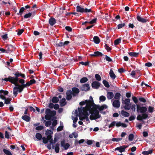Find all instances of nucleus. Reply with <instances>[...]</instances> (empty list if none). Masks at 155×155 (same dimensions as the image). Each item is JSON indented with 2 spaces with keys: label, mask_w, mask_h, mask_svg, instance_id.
Instances as JSON below:
<instances>
[{
  "label": "nucleus",
  "mask_w": 155,
  "mask_h": 155,
  "mask_svg": "<svg viewBox=\"0 0 155 155\" xmlns=\"http://www.w3.org/2000/svg\"><path fill=\"white\" fill-rule=\"evenodd\" d=\"M15 77L9 76L8 78H2V81H9L12 80L13 81L18 82V77L20 76L21 77L24 78H25V76L24 74L19 73L18 71L16 72L14 74Z\"/></svg>",
  "instance_id": "f257e3e1"
},
{
  "label": "nucleus",
  "mask_w": 155,
  "mask_h": 155,
  "mask_svg": "<svg viewBox=\"0 0 155 155\" xmlns=\"http://www.w3.org/2000/svg\"><path fill=\"white\" fill-rule=\"evenodd\" d=\"M91 113V115L90 117V119L91 120H96L99 118L101 117V115L99 114V112L98 110H95L94 111Z\"/></svg>",
  "instance_id": "f03ea898"
},
{
  "label": "nucleus",
  "mask_w": 155,
  "mask_h": 155,
  "mask_svg": "<svg viewBox=\"0 0 155 155\" xmlns=\"http://www.w3.org/2000/svg\"><path fill=\"white\" fill-rule=\"evenodd\" d=\"M6 82L9 81L12 84H14L15 86V89H17L18 90V91L19 93L23 91V89L22 88L20 85H19L18 83V82L13 81L12 80L9 81H5Z\"/></svg>",
  "instance_id": "7ed1b4c3"
},
{
  "label": "nucleus",
  "mask_w": 155,
  "mask_h": 155,
  "mask_svg": "<svg viewBox=\"0 0 155 155\" xmlns=\"http://www.w3.org/2000/svg\"><path fill=\"white\" fill-rule=\"evenodd\" d=\"M137 113H146L147 110V108L146 107H141L139 104H137Z\"/></svg>",
  "instance_id": "20e7f679"
},
{
  "label": "nucleus",
  "mask_w": 155,
  "mask_h": 155,
  "mask_svg": "<svg viewBox=\"0 0 155 155\" xmlns=\"http://www.w3.org/2000/svg\"><path fill=\"white\" fill-rule=\"evenodd\" d=\"M88 111H89L91 113V107L89 108L88 106H87V104H86V106L83 109V112L82 113L83 115H89V114H88Z\"/></svg>",
  "instance_id": "39448f33"
},
{
  "label": "nucleus",
  "mask_w": 155,
  "mask_h": 155,
  "mask_svg": "<svg viewBox=\"0 0 155 155\" xmlns=\"http://www.w3.org/2000/svg\"><path fill=\"white\" fill-rule=\"evenodd\" d=\"M5 48L6 53H7L12 52L15 49V47L11 45H8Z\"/></svg>",
  "instance_id": "423d86ee"
},
{
  "label": "nucleus",
  "mask_w": 155,
  "mask_h": 155,
  "mask_svg": "<svg viewBox=\"0 0 155 155\" xmlns=\"http://www.w3.org/2000/svg\"><path fill=\"white\" fill-rule=\"evenodd\" d=\"M136 18L138 21L142 23H146L147 21V20L146 18H143L138 14H137Z\"/></svg>",
  "instance_id": "0eeeda50"
},
{
  "label": "nucleus",
  "mask_w": 155,
  "mask_h": 155,
  "mask_svg": "<svg viewBox=\"0 0 155 155\" xmlns=\"http://www.w3.org/2000/svg\"><path fill=\"white\" fill-rule=\"evenodd\" d=\"M128 147V145H123L116 148L115 150H118L120 153H122L125 151V149Z\"/></svg>",
  "instance_id": "6e6552de"
},
{
  "label": "nucleus",
  "mask_w": 155,
  "mask_h": 155,
  "mask_svg": "<svg viewBox=\"0 0 155 155\" xmlns=\"http://www.w3.org/2000/svg\"><path fill=\"white\" fill-rule=\"evenodd\" d=\"M101 83L98 81H94L91 84V86L92 88L95 89H98L101 85Z\"/></svg>",
  "instance_id": "1a4fd4ad"
},
{
  "label": "nucleus",
  "mask_w": 155,
  "mask_h": 155,
  "mask_svg": "<svg viewBox=\"0 0 155 155\" xmlns=\"http://www.w3.org/2000/svg\"><path fill=\"white\" fill-rule=\"evenodd\" d=\"M66 99L68 100H71L72 98V91L71 90H68L66 93Z\"/></svg>",
  "instance_id": "9d476101"
},
{
  "label": "nucleus",
  "mask_w": 155,
  "mask_h": 155,
  "mask_svg": "<svg viewBox=\"0 0 155 155\" xmlns=\"http://www.w3.org/2000/svg\"><path fill=\"white\" fill-rule=\"evenodd\" d=\"M90 90V87L89 84H85L82 86V91H88Z\"/></svg>",
  "instance_id": "9b49d317"
},
{
  "label": "nucleus",
  "mask_w": 155,
  "mask_h": 155,
  "mask_svg": "<svg viewBox=\"0 0 155 155\" xmlns=\"http://www.w3.org/2000/svg\"><path fill=\"white\" fill-rule=\"evenodd\" d=\"M72 95L73 96H75L79 92V89L77 87H73L72 89Z\"/></svg>",
  "instance_id": "f8f14e48"
},
{
  "label": "nucleus",
  "mask_w": 155,
  "mask_h": 155,
  "mask_svg": "<svg viewBox=\"0 0 155 155\" xmlns=\"http://www.w3.org/2000/svg\"><path fill=\"white\" fill-rule=\"evenodd\" d=\"M60 144L57 143L55 144V147L54 148V146L53 144L52 145V148L54 149V148L55 151L56 153H58L59 152Z\"/></svg>",
  "instance_id": "ddd939ff"
},
{
  "label": "nucleus",
  "mask_w": 155,
  "mask_h": 155,
  "mask_svg": "<svg viewBox=\"0 0 155 155\" xmlns=\"http://www.w3.org/2000/svg\"><path fill=\"white\" fill-rule=\"evenodd\" d=\"M112 105L114 107L118 108L120 106V102L119 100H115L113 101Z\"/></svg>",
  "instance_id": "4468645a"
},
{
  "label": "nucleus",
  "mask_w": 155,
  "mask_h": 155,
  "mask_svg": "<svg viewBox=\"0 0 155 155\" xmlns=\"http://www.w3.org/2000/svg\"><path fill=\"white\" fill-rule=\"evenodd\" d=\"M103 55L102 53L99 51H94V54H90L91 57H102Z\"/></svg>",
  "instance_id": "2eb2a0df"
},
{
  "label": "nucleus",
  "mask_w": 155,
  "mask_h": 155,
  "mask_svg": "<svg viewBox=\"0 0 155 155\" xmlns=\"http://www.w3.org/2000/svg\"><path fill=\"white\" fill-rule=\"evenodd\" d=\"M86 104H87V106H88L90 108L91 107V104L93 103L94 102L93 99L91 96L90 97V100H86Z\"/></svg>",
  "instance_id": "dca6fc26"
},
{
  "label": "nucleus",
  "mask_w": 155,
  "mask_h": 155,
  "mask_svg": "<svg viewBox=\"0 0 155 155\" xmlns=\"http://www.w3.org/2000/svg\"><path fill=\"white\" fill-rule=\"evenodd\" d=\"M91 111L92 110L94 111L95 110H97V109H98L99 105L95 104L94 103H93L91 104Z\"/></svg>",
  "instance_id": "f3484780"
},
{
  "label": "nucleus",
  "mask_w": 155,
  "mask_h": 155,
  "mask_svg": "<svg viewBox=\"0 0 155 155\" xmlns=\"http://www.w3.org/2000/svg\"><path fill=\"white\" fill-rule=\"evenodd\" d=\"M56 19L53 17H51L49 20V23L51 26H53L56 23Z\"/></svg>",
  "instance_id": "a211bd4d"
},
{
  "label": "nucleus",
  "mask_w": 155,
  "mask_h": 155,
  "mask_svg": "<svg viewBox=\"0 0 155 155\" xmlns=\"http://www.w3.org/2000/svg\"><path fill=\"white\" fill-rule=\"evenodd\" d=\"M114 94L112 92H107V97L108 99H111L114 97Z\"/></svg>",
  "instance_id": "6ab92c4d"
},
{
  "label": "nucleus",
  "mask_w": 155,
  "mask_h": 155,
  "mask_svg": "<svg viewBox=\"0 0 155 155\" xmlns=\"http://www.w3.org/2000/svg\"><path fill=\"white\" fill-rule=\"evenodd\" d=\"M59 103L61 107H63L66 104V100L64 98H63L60 101Z\"/></svg>",
  "instance_id": "aec40b11"
},
{
  "label": "nucleus",
  "mask_w": 155,
  "mask_h": 155,
  "mask_svg": "<svg viewBox=\"0 0 155 155\" xmlns=\"http://www.w3.org/2000/svg\"><path fill=\"white\" fill-rule=\"evenodd\" d=\"M21 118L26 122H29L31 120L30 117L26 115L22 116Z\"/></svg>",
  "instance_id": "412c9836"
},
{
  "label": "nucleus",
  "mask_w": 155,
  "mask_h": 155,
  "mask_svg": "<svg viewBox=\"0 0 155 155\" xmlns=\"http://www.w3.org/2000/svg\"><path fill=\"white\" fill-rule=\"evenodd\" d=\"M84 8H82L79 5L76 6V11L77 12L83 13L84 12Z\"/></svg>",
  "instance_id": "4be33fe9"
},
{
  "label": "nucleus",
  "mask_w": 155,
  "mask_h": 155,
  "mask_svg": "<svg viewBox=\"0 0 155 155\" xmlns=\"http://www.w3.org/2000/svg\"><path fill=\"white\" fill-rule=\"evenodd\" d=\"M120 114L122 116L125 117H127L130 115V114L128 112L124 110L121 111Z\"/></svg>",
  "instance_id": "5701e85b"
},
{
  "label": "nucleus",
  "mask_w": 155,
  "mask_h": 155,
  "mask_svg": "<svg viewBox=\"0 0 155 155\" xmlns=\"http://www.w3.org/2000/svg\"><path fill=\"white\" fill-rule=\"evenodd\" d=\"M93 41L95 44H98L100 42V40L98 36H95L93 38Z\"/></svg>",
  "instance_id": "b1692460"
},
{
  "label": "nucleus",
  "mask_w": 155,
  "mask_h": 155,
  "mask_svg": "<svg viewBox=\"0 0 155 155\" xmlns=\"http://www.w3.org/2000/svg\"><path fill=\"white\" fill-rule=\"evenodd\" d=\"M109 74L110 77L112 79H114L115 78L116 76L112 69L110 70L109 72Z\"/></svg>",
  "instance_id": "393cba45"
},
{
  "label": "nucleus",
  "mask_w": 155,
  "mask_h": 155,
  "mask_svg": "<svg viewBox=\"0 0 155 155\" xmlns=\"http://www.w3.org/2000/svg\"><path fill=\"white\" fill-rule=\"evenodd\" d=\"M153 152V150H148L147 151H143L142 152V153L145 155H148L150 154H151Z\"/></svg>",
  "instance_id": "a878e982"
},
{
  "label": "nucleus",
  "mask_w": 155,
  "mask_h": 155,
  "mask_svg": "<svg viewBox=\"0 0 155 155\" xmlns=\"http://www.w3.org/2000/svg\"><path fill=\"white\" fill-rule=\"evenodd\" d=\"M128 54L131 57H137L139 54V53L130 52H129Z\"/></svg>",
  "instance_id": "bb28decb"
},
{
  "label": "nucleus",
  "mask_w": 155,
  "mask_h": 155,
  "mask_svg": "<svg viewBox=\"0 0 155 155\" xmlns=\"http://www.w3.org/2000/svg\"><path fill=\"white\" fill-rule=\"evenodd\" d=\"M25 10V8L24 7H21L20 8V10H19V12H18V13H17V15H20L21 16Z\"/></svg>",
  "instance_id": "cd10ccee"
},
{
  "label": "nucleus",
  "mask_w": 155,
  "mask_h": 155,
  "mask_svg": "<svg viewBox=\"0 0 155 155\" xmlns=\"http://www.w3.org/2000/svg\"><path fill=\"white\" fill-rule=\"evenodd\" d=\"M154 111V109L153 107L151 106H149L148 107V112L149 113L152 114Z\"/></svg>",
  "instance_id": "c85d7f7f"
},
{
  "label": "nucleus",
  "mask_w": 155,
  "mask_h": 155,
  "mask_svg": "<svg viewBox=\"0 0 155 155\" xmlns=\"http://www.w3.org/2000/svg\"><path fill=\"white\" fill-rule=\"evenodd\" d=\"M32 16V17H33L34 15V14L32 15L31 13H29L25 14V15H24V17L25 18H30Z\"/></svg>",
  "instance_id": "c756f323"
},
{
  "label": "nucleus",
  "mask_w": 155,
  "mask_h": 155,
  "mask_svg": "<svg viewBox=\"0 0 155 155\" xmlns=\"http://www.w3.org/2000/svg\"><path fill=\"white\" fill-rule=\"evenodd\" d=\"M121 96V94L119 92L116 93L115 95L114 98L116 99V100H119L120 98V97Z\"/></svg>",
  "instance_id": "7c9ffc66"
},
{
  "label": "nucleus",
  "mask_w": 155,
  "mask_h": 155,
  "mask_svg": "<svg viewBox=\"0 0 155 155\" xmlns=\"http://www.w3.org/2000/svg\"><path fill=\"white\" fill-rule=\"evenodd\" d=\"M51 101L53 103H56L58 102L59 99L57 97H53Z\"/></svg>",
  "instance_id": "2f4dec72"
},
{
  "label": "nucleus",
  "mask_w": 155,
  "mask_h": 155,
  "mask_svg": "<svg viewBox=\"0 0 155 155\" xmlns=\"http://www.w3.org/2000/svg\"><path fill=\"white\" fill-rule=\"evenodd\" d=\"M90 12H91L93 14H94L95 13V12L92 11L91 8L89 9L87 8H84V12L87 13Z\"/></svg>",
  "instance_id": "473e14b6"
},
{
  "label": "nucleus",
  "mask_w": 155,
  "mask_h": 155,
  "mask_svg": "<svg viewBox=\"0 0 155 155\" xmlns=\"http://www.w3.org/2000/svg\"><path fill=\"white\" fill-rule=\"evenodd\" d=\"M88 80L87 78L86 77H83L80 80V82L81 83H83L87 82Z\"/></svg>",
  "instance_id": "72a5a7b5"
},
{
  "label": "nucleus",
  "mask_w": 155,
  "mask_h": 155,
  "mask_svg": "<svg viewBox=\"0 0 155 155\" xmlns=\"http://www.w3.org/2000/svg\"><path fill=\"white\" fill-rule=\"evenodd\" d=\"M121 38H118L115 40L114 41V44L115 45H118L121 42Z\"/></svg>",
  "instance_id": "f704fd0d"
},
{
  "label": "nucleus",
  "mask_w": 155,
  "mask_h": 155,
  "mask_svg": "<svg viewBox=\"0 0 155 155\" xmlns=\"http://www.w3.org/2000/svg\"><path fill=\"white\" fill-rule=\"evenodd\" d=\"M98 109L100 111L103 110L104 109H106L107 107V106L105 104H104L101 106L99 105Z\"/></svg>",
  "instance_id": "c9c22d12"
},
{
  "label": "nucleus",
  "mask_w": 155,
  "mask_h": 155,
  "mask_svg": "<svg viewBox=\"0 0 155 155\" xmlns=\"http://www.w3.org/2000/svg\"><path fill=\"white\" fill-rule=\"evenodd\" d=\"M122 140V138H113L111 140H110V139L109 140V141L110 142L112 141L118 142V141L121 140Z\"/></svg>",
  "instance_id": "e433bc0d"
},
{
  "label": "nucleus",
  "mask_w": 155,
  "mask_h": 155,
  "mask_svg": "<svg viewBox=\"0 0 155 155\" xmlns=\"http://www.w3.org/2000/svg\"><path fill=\"white\" fill-rule=\"evenodd\" d=\"M36 138L39 140H40L42 138V135L39 133H37L36 134Z\"/></svg>",
  "instance_id": "4c0bfd02"
},
{
  "label": "nucleus",
  "mask_w": 155,
  "mask_h": 155,
  "mask_svg": "<svg viewBox=\"0 0 155 155\" xmlns=\"http://www.w3.org/2000/svg\"><path fill=\"white\" fill-rule=\"evenodd\" d=\"M103 83L105 86L107 88L110 87V85L108 82L105 80H104L103 81Z\"/></svg>",
  "instance_id": "58836bf2"
},
{
  "label": "nucleus",
  "mask_w": 155,
  "mask_h": 155,
  "mask_svg": "<svg viewBox=\"0 0 155 155\" xmlns=\"http://www.w3.org/2000/svg\"><path fill=\"white\" fill-rule=\"evenodd\" d=\"M3 151L7 155H12L10 151L6 149H3Z\"/></svg>",
  "instance_id": "ea45409f"
},
{
  "label": "nucleus",
  "mask_w": 155,
  "mask_h": 155,
  "mask_svg": "<svg viewBox=\"0 0 155 155\" xmlns=\"http://www.w3.org/2000/svg\"><path fill=\"white\" fill-rule=\"evenodd\" d=\"M5 103L6 104H10L11 103V99L10 98H5Z\"/></svg>",
  "instance_id": "a19ab883"
},
{
  "label": "nucleus",
  "mask_w": 155,
  "mask_h": 155,
  "mask_svg": "<svg viewBox=\"0 0 155 155\" xmlns=\"http://www.w3.org/2000/svg\"><path fill=\"white\" fill-rule=\"evenodd\" d=\"M44 122H45V125L47 127L50 126L51 124V122L49 120L46 121V120H45Z\"/></svg>",
  "instance_id": "79ce46f5"
},
{
  "label": "nucleus",
  "mask_w": 155,
  "mask_h": 155,
  "mask_svg": "<svg viewBox=\"0 0 155 155\" xmlns=\"http://www.w3.org/2000/svg\"><path fill=\"white\" fill-rule=\"evenodd\" d=\"M95 78L96 80L98 81H101V78L100 76L98 74H96L95 75Z\"/></svg>",
  "instance_id": "37998d69"
},
{
  "label": "nucleus",
  "mask_w": 155,
  "mask_h": 155,
  "mask_svg": "<svg viewBox=\"0 0 155 155\" xmlns=\"http://www.w3.org/2000/svg\"><path fill=\"white\" fill-rule=\"evenodd\" d=\"M95 142V141L93 140H87L86 143L88 145H90L92 144L93 143Z\"/></svg>",
  "instance_id": "c03bdc74"
},
{
  "label": "nucleus",
  "mask_w": 155,
  "mask_h": 155,
  "mask_svg": "<svg viewBox=\"0 0 155 155\" xmlns=\"http://www.w3.org/2000/svg\"><path fill=\"white\" fill-rule=\"evenodd\" d=\"M142 116L143 119H146L148 117V115L146 113H142Z\"/></svg>",
  "instance_id": "a18cd8bd"
},
{
  "label": "nucleus",
  "mask_w": 155,
  "mask_h": 155,
  "mask_svg": "<svg viewBox=\"0 0 155 155\" xmlns=\"http://www.w3.org/2000/svg\"><path fill=\"white\" fill-rule=\"evenodd\" d=\"M139 100L141 102H143V103H145L146 102V100L143 97H140L139 98Z\"/></svg>",
  "instance_id": "49530a36"
},
{
  "label": "nucleus",
  "mask_w": 155,
  "mask_h": 155,
  "mask_svg": "<svg viewBox=\"0 0 155 155\" xmlns=\"http://www.w3.org/2000/svg\"><path fill=\"white\" fill-rule=\"evenodd\" d=\"M53 134V132L51 130L48 129L45 132V134L46 135H51Z\"/></svg>",
  "instance_id": "de8ad7c7"
},
{
  "label": "nucleus",
  "mask_w": 155,
  "mask_h": 155,
  "mask_svg": "<svg viewBox=\"0 0 155 155\" xmlns=\"http://www.w3.org/2000/svg\"><path fill=\"white\" fill-rule=\"evenodd\" d=\"M134 136L133 134H130L129 136L128 139L129 140L132 141L133 140Z\"/></svg>",
  "instance_id": "09e8293b"
},
{
  "label": "nucleus",
  "mask_w": 155,
  "mask_h": 155,
  "mask_svg": "<svg viewBox=\"0 0 155 155\" xmlns=\"http://www.w3.org/2000/svg\"><path fill=\"white\" fill-rule=\"evenodd\" d=\"M56 112L55 110L51 111V112L49 114L51 115V117H54L55 115Z\"/></svg>",
  "instance_id": "8fccbe9b"
},
{
  "label": "nucleus",
  "mask_w": 155,
  "mask_h": 155,
  "mask_svg": "<svg viewBox=\"0 0 155 155\" xmlns=\"http://www.w3.org/2000/svg\"><path fill=\"white\" fill-rule=\"evenodd\" d=\"M18 90L17 89H15V87L13 88V94L14 95H15V97H16L17 94H18Z\"/></svg>",
  "instance_id": "3c124183"
},
{
  "label": "nucleus",
  "mask_w": 155,
  "mask_h": 155,
  "mask_svg": "<svg viewBox=\"0 0 155 155\" xmlns=\"http://www.w3.org/2000/svg\"><path fill=\"white\" fill-rule=\"evenodd\" d=\"M125 25V23L120 24L117 25V28L118 29H119L122 28L123 27H124Z\"/></svg>",
  "instance_id": "603ef678"
},
{
  "label": "nucleus",
  "mask_w": 155,
  "mask_h": 155,
  "mask_svg": "<svg viewBox=\"0 0 155 155\" xmlns=\"http://www.w3.org/2000/svg\"><path fill=\"white\" fill-rule=\"evenodd\" d=\"M131 104H129L128 105H126L124 107L125 110H129L131 108Z\"/></svg>",
  "instance_id": "864d4df0"
},
{
  "label": "nucleus",
  "mask_w": 155,
  "mask_h": 155,
  "mask_svg": "<svg viewBox=\"0 0 155 155\" xmlns=\"http://www.w3.org/2000/svg\"><path fill=\"white\" fill-rule=\"evenodd\" d=\"M104 47L107 51H109L111 50V48L109 47L107 44H105Z\"/></svg>",
  "instance_id": "5fc2aeb1"
},
{
  "label": "nucleus",
  "mask_w": 155,
  "mask_h": 155,
  "mask_svg": "<svg viewBox=\"0 0 155 155\" xmlns=\"http://www.w3.org/2000/svg\"><path fill=\"white\" fill-rule=\"evenodd\" d=\"M2 93H3L4 95H5L8 94V92L7 91H4L3 90H1L0 94Z\"/></svg>",
  "instance_id": "6e6d98bb"
},
{
  "label": "nucleus",
  "mask_w": 155,
  "mask_h": 155,
  "mask_svg": "<svg viewBox=\"0 0 155 155\" xmlns=\"http://www.w3.org/2000/svg\"><path fill=\"white\" fill-rule=\"evenodd\" d=\"M89 63V61H87V62H83V61H81V62H79V63L80 64H81L83 65H84L85 66H86L88 65Z\"/></svg>",
  "instance_id": "4d7b16f0"
},
{
  "label": "nucleus",
  "mask_w": 155,
  "mask_h": 155,
  "mask_svg": "<svg viewBox=\"0 0 155 155\" xmlns=\"http://www.w3.org/2000/svg\"><path fill=\"white\" fill-rule=\"evenodd\" d=\"M51 115L49 114H46L45 116V118L46 120H50L51 119Z\"/></svg>",
  "instance_id": "13d9d810"
},
{
  "label": "nucleus",
  "mask_w": 155,
  "mask_h": 155,
  "mask_svg": "<svg viewBox=\"0 0 155 155\" xmlns=\"http://www.w3.org/2000/svg\"><path fill=\"white\" fill-rule=\"evenodd\" d=\"M44 128V127L42 126H37L36 128L35 129L36 130H43Z\"/></svg>",
  "instance_id": "bf43d9fd"
},
{
  "label": "nucleus",
  "mask_w": 155,
  "mask_h": 155,
  "mask_svg": "<svg viewBox=\"0 0 155 155\" xmlns=\"http://www.w3.org/2000/svg\"><path fill=\"white\" fill-rule=\"evenodd\" d=\"M97 20V18H96L93 19L91 21L89 22V23L92 24L94 23H95L96 22Z\"/></svg>",
  "instance_id": "052dcab7"
},
{
  "label": "nucleus",
  "mask_w": 155,
  "mask_h": 155,
  "mask_svg": "<svg viewBox=\"0 0 155 155\" xmlns=\"http://www.w3.org/2000/svg\"><path fill=\"white\" fill-rule=\"evenodd\" d=\"M124 103L126 105H128L129 104V103L130 102V99L129 98H127L125 99V100L124 101Z\"/></svg>",
  "instance_id": "680f3d73"
},
{
  "label": "nucleus",
  "mask_w": 155,
  "mask_h": 155,
  "mask_svg": "<svg viewBox=\"0 0 155 155\" xmlns=\"http://www.w3.org/2000/svg\"><path fill=\"white\" fill-rule=\"evenodd\" d=\"M42 139L43 140V142L44 144H46L48 143V140H47L46 137H42Z\"/></svg>",
  "instance_id": "e2e57ef3"
},
{
  "label": "nucleus",
  "mask_w": 155,
  "mask_h": 155,
  "mask_svg": "<svg viewBox=\"0 0 155 155\" xmlns=\"http://www.w3.org/2000/svg\"><path fill=\"white\" fill-rule=\"evenodd\" d=\"M105 59L108 62H111V61H112V59L110 58L109 57L107 56V55H105Z\"/></svg>",
  "instance_id": "0e129e2a"
},
{
  "label": "nucleus",
  "mask_w": 155,
  "mask_h": 155,
  "mask_svg": "<svg viewBox=\"0 0 155 155\" xmlns=\"http://www.w3.org/2000/svg\"><path fill=\"white\" fill-rule=\"evenodd\" d=\"M116 122L115 121H113L111 124L108 127L110 128V127H114L116 124Z\"/></svg>",
  "instance_id": "69168bd1"
},
{
  "label": "nucleus",
  "mask_w": 155,
  "mask_h": 155,
  "mask_svg": "<svg viewBox=\"0 0 155 155\" xmlns=\"http://www.w3.org/2000/svg\"><path fill=\"white\" fill-rule=\"evenodd\" d=\"M7 34H5L4 35L1 36L3 40H5L7 39L8 37L7 36Z\"/></svg>",
  "instance_id": "338daca9"
},
{
  "label": "nucleus",
  "mask_w": 155,
  "mask_h": 155,
  "mask_svg": "<svg viewBox=\"0 0 155 155\" xmlns=\"http://www.w3.org/2000/svg\"><path fill=\"white\" fill-rule=\"evenodd\" d=\"M132 99L135 104H137L138 102V100L137 98L134 96L132 97Z\"/></svg>",
  "instance_id": "774afa93"
}]
</instances>
